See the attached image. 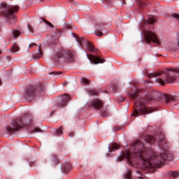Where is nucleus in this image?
Listing matches in <instances>:
<instances>
[{
    "mask_svg": "<svg viewBox=\"0 0 179 179\" xmlns=\"http://www.w3.org/2000/svg\"><path fill=\"white\" fill-rule=\"evenodd\" d=\"M72 100V96L68 94H64L60 95L55 100V106L59 108H62V107L66 106L68 103Z\"/></svg>",
    "mask_w": 179,
    "mask_h": 179,
    "instance_id": "obj_10",
    "label": "nucleus"
},
{
    "mask_svg": "<svg viewBox=\"0 0 179 179\" xmlns=\"http://www.w3.org/2000/svg\"><path fill=\"white\" fill-rule=\"evenodd\" d=\"M138 6L140 8H145V6H146V3H145L142 1H140V2H138Z\"/></svg>",
    "mask_w": 179,
    "mask_h": 179,
    "instance_id": "obj_33",
    "label": "nucleus"
},
{
    "mask_svg": "<svg viewBox=\"0 0 179 179\" xmlns=\"http://www.w3.org/2000/svg\"><path fill=\"white\" fill-rule=\"evenodd\" d=\"M27 27H28V30L29 31H31V33H33V28L29 26V25H27Z\"/></svg>",
    "mask_w": 179,
    "mask_h": 179,
    "instance_id": "obj_38",
    "label": "nucleus"
},
{
    "mask_svg": "<svg viewBox=\"0 0 179 179\" xmlns=\"http://www.w3.org/2000/svg\"><path fill=\"white\" fill-rule=\"evenodd\" d=\"M61 72L59 71H53L52 73H49V75H60Z\"/></svg>",
    "mask_w": 179,
    "mask_h": 179,
    "instance_id": "obj_34",
    "label": "nucleus"
},
{
    "mask_svg": "<svg viewBox=\"0 0 179 179\" xmlns=\"http://www.w3.org/2000/svg\"><path fill=\"white\" fill-rule=\"evenodd\" d=\"M12 34H13L14 38H16L19 37V36H20V31H17V30H13Z\"/></svg>",
    "mask_w": 179,
    "mask_h": 179,
    "instance_id": "obj_23",
    "label": "nucleus"
},
{
    "mask_svg": "<svg viewBox=\"0 0 179 179\" xmlns=\"http://www.w3.org/2000/svg\"><path fill=\"white\" fill-rule=\"evenodd\" d=\"M96 30L94 31V34L97 36V37H101L104 36V34H103V30H104V24L101 23H97L95 25Z\"/></svg>",
    "mask_w": 179,
    "mask_h": 179,
    "instance_id": "obj_14",
    "label": "nucleus"
},
{
    "mask_svg": "<svg viewBox=\"0 0 179 179\" xmlns=\"http://www.w3.org/2000/svg\"><path fill=\"white\" fill-rule=\"evenodd\" d=\"M42 20L43 23H45V24H46V26H48V27H50V29H52V27H54V25H52L51 22L47 21L46 20H44V18H42Z\"/></svg>",
    "mask_w": 179,
    "mask_h": 179,
    "instance_id": "obj_24",
    "label": "nucleus"
},
{
    "mask_svg": "<svg viewBox=\"0 0 179 179\" xmlns=\"http://www.w3.org/2000/svg\"><path fill=\"white\" fill-rule=\"evenodd\" d=\"M90 96H97V91L96 90H90L89 92Z\"/></svg>",
    "mask_w": 179,
    "mask_h": 179,
    "instance_id": "obj_30",
    "label": "nucleus"
},
{
    "mask_svg": "<svg viewBox=\"0 0 179 179\" xmlns=\"http://www.w3.org/2000/svg\"><path fill=\"white\" fill-rule=\"evenodd\" d=\"M42 131L41 130L40 128L35 127L32 131H31V134H34V132H41Z\"/></svg>",
    "mask_w": 179,
    "mask_h": 179,
    "instance_id": "obj_31",
    "label": "nucleus"
},
{
    "mask_svg": "<svg viewBox=\"0 0 179 179\" xmlns=\"http://www.w3.org/2000/svg\"><path fill=\"white\" fill-rule=\"evenodd\" d=\"M147 141L150 145H152L155 141L157 142L160 149H165L166 148V140L164 139V135L163 134H159L156 137L148 136H147Z\"/></svg>",
    "mask_w": 179,
    "mask_h": 179,
    "instance_id": "obj_9",
    "label": "nucleus"
},
{
    "mask_svg": "<svg viewBox=\"0 0 179 179\" xmlns=\"http://www.w3.org/2000/svg\"><path fill=\"white\" fill-rule=\"evenodd\" d=\"M73 37L76 38V41H78V44L80 45V47H83V45H86L87 50H90V51H94V46L89 42L86 38L83 37H79L76 34H72Z\"/></svg>",
    "mask_w": 179,
    "mask_h": 179,
    "instance_id": "obj_11",
    "label": "nucleus"
},
{
    "mask_svg": "<svg viewBox=\"0 0 179 179\" xmlns=\"http://www.w3.org/2000/svg\"><path fill=\"white\" fill-rule=\"evenodd\" d=\"M171 17H173V19H176V20H178L179 22V15L177 13H173L171 15Z\"/></svg>",
    "mask_w": 179,
    "mask_h": 179,
    "instance_id": "obj_29",
    "label": "nucleus"
},
{
    "mask_svg": "<svg viewBox=\"0 0 179 179\" xmlns=\"http://www.w3.org/2000/svg\"><path fill=\"white\" fill-rule=\"evenodd\" d=\"M133 148H134L133 152L126 151L122 159L121 157L117 158V162H121L125 158L131 166L138 163L142 165V169H153L157 164H163L167 159V151L157 157L153 150L145 148L143 143L139 141H135Z\"/></svg>",
    "mask_w": 179,
    "mask_h": 179,
    "instance_id": "obj_1",
    "label": "nucleus"
},
{
    "mask_svg": "<svg viewBox=\"0 0 179 179\" xmlns=\"http://www.w3.org/2000/svg\"><path fill=\"white\" fill-rule=\"evenodd\" d=\"M90 106H92L93 108H95V110H100V108H101L103 106H104V103L103 102V101L96 99L91 101Z\"/></svg>",
    "mask_w": 179,
    "mask_h": 179,
    "instance_id": "obj_13",
    "label": "nucleus"
},
{
    "mask_svg": "<svg viewBox=\"0 0 179 179\" xmlns=\"http://www.w3.org/2000/svg\"><path fill=\"white\" fill-rule=\"evenodd\" d=\"M72 170V165L71 163L66 162L62 166V171L65 174L69 173Z\"/></svg>",
    "mask_w": 179,
    "mask_h": 179,
    "instance_id": "obj_16",
    "label": "nucleus"
},
{
    "mask_svg": "<svg viewBox=\"0 0 179 179\" xmlns=\"http://www.w3.org/2000/svg\"><path fill=\"white\" fill-rule=\"evenodd\" d=\"M169 48H171V50H174L179 48V35L178 36L177 41L170 43Z\"/></svg>",
    "mask_w": 179,
    "mask_h": 179,
    "instance_id": "obj_17",
    "label": "nucleus"
},
{
    "mask_svg": "<svg viewBox=\"0 0 179 179\" xmlns=\"http://www.w3.org/2000/svg\"><path fill=\"white\" fill-rule=\"evenodd\" d=\"M37 89L41 92H44L45 90V85L43 84H38V87L37 85H29L24 90L23 96L27 101L34 100Z\"/></svg>",
    "mask_w": 179,
    "mask_h": 179,
    "instance_id": "obj_6",
    "label": "nucleus"
},
{
    "mask_svg": "<svg viewBox=\"0 0 179 179\" xmlns=\"http://www.w3.org/2000/svg\"><path fill=\"white\" fill-rule=\"evenodd\" d=\"M0 9L1 10L0 16H3V17H5V19H6V20L11 24H15V23L17 22L14 13H16V12L19 10V6H14L10 7L8 3L3 1L0 3Z\"/></svg>",
    "mask_w": 179,
    "mask_h": 179,
    "instance_id": "obj_3",
    "label": "nucleus"
},
{
    "mask_svg": "<svg viewBox=\"0 0 179 179\" xmlns=\"http://www.w3.org/2000/svg\"><path fill=\"white\" fill-rule=\"evenodd\" d=\"M132 178V173L131 171H128L127 173L124 175V179H131Z\"/></svg>",
    "mask_w": 179,
    "mask_h": 179,
    "instance_id": "obj_25",
    "label": "nucleus"
},
{
    "mask_svg": "<svg viewBox=\"0 0 179 179\" xmlns=\"http://www.w3.org/2000/svg\"><path fill=\"white\" fill-rule=\"evenodd\" d=\"M156 22V19L153 17H150L148 20L145 22V24H153Z\"/></svg>",
    "mask_w": 179,
    "mask_h": 179,
    "instance_id": "obj_20",
    "label": "nucleus"
},
{
    "mask_svg": "<svg viewBox=\"0 0 179 179\" xmlns=\"http://www.w3.org/2000/svg\"><path fill=\"white\" fill-rule=\"evenodd\" d=\"M165 99V103L168 104L170 101H176V98L174 96L169 94H164L157 91H153L151 93L146 95L145 98V102L149 103V101H153L155 100L157 101H160L161 100Z\"/></svg>",
    "mask_w": 179,
    "mask_h": 179,
    "instance_id": "obj_5",
    "label": "nucleus"
},
{
    "mask_svg": "<svg viewBox=\"0 0 179 179\" xmlns=\"http://www.w3.org/2000/svg\"><path fill=\"white\" fill-rule=\"evenodd\" d=\"M81 82H82V83H84L85 85H89V83H90V81L88 79L85 78H83L81 79Z\"/></svg>",
    "mask_w": 179,
    "mask_h": 179,
    "instance_id": "obj_28",
    "label": "nucleus"
},
{
    "mask_svg": "<svg viewBox=\"0 0 179 179\" xmlns=\"http://www.w3.org/2000/svg\"><path fill=\"white\" fill-rule=\"evenodd\" d=\"M136 97H138V95H136V93L131 94V98L133 99V100H135Z\"/></svg>",
    "mask_w": 179,
    "mask_h": 179,
    "instance_id": "obj_36",
    "label": "nucleus"
},
{
    "mask_svg": "<svg viewBox=\"0 0 179 179\" xmlns=\"http://www.w3.org/2000/svg\"><path fill=\"white\" fill-rule=\"evenodd\" d=\"M19 50H20V48H19V45L16 43H14L11 47V48L10 49V51L11 52H17Z\"/></svg>",
    "mask_w": 179,
    "mask_h": 179,
    "instance_id": "obj_19",
    "label": "nucleus"
},
{
    "mask_svg": "<svg viewBox=\"0 0 179 179\" xmlns=\"http://www.w3.org/2000/svg\"><path fill=\"white\" fill-rule=\"evenodd\" d=\"M144 37L145 40V43L149 44V43H155V44L160 45V41H159V38H157V36H156V34L152 31H145L144 32Z\"/></svg>",
    "mask_w": 179,
    "mask_h": 179,
    "instance_id": "obj_12",
    "label": "nucleus"
},
{
    "mask_svg": "<svg viewBox=\"0 0 179 179\" xmlns=\"http://www.w3.org/2000/svg\"><path fill=\"white\" fill-rule=\"evenodd\" d=\"M120 149V145L117 143H113L112 145V147L110 148L109 152H114L115 150H117Z\"/></svg>",
    "mask_w": 179,
    "mask_h": 179,
    "instance_id": "obj_21",
    "label": "nucleus"
},
{
    "mask_svg": "<svg viewBox=\"0 0 179 179\" xmlns=\"http://www.w3.org/2000/svg\"><path fill=\"white\" fill-rule=\"evenodd\" d=\"M34 59L41 58L43 57V51L41 50V45L38 46V53L33 55Z\"/></svg>",
    "mask_w": 179,
    "mask_h": 179,
    "instance_id": "obj_18",
    "label": "nucleus"
},
{
    "mask_svg": "<svg viewBox=\"0 0 179 179\" xmlns=\"http://www.w3.org/2000/svg\"><path fill=\"white\" fill-rule=\"evenodd\" d=\"M64 127L62 126H60L59 129H56V135H62L64 134Z\"/></svg>",
    "mask_w": 179,
    "mask_h": 179,
    "instance_id": "obj_22",
    "label": "nucleus"
},
{
    "mask_svg": "<svg viewBox=\"0 0 179 179\" xmlns=\"http://www.w3.org/2000/svg\"><path fill=\"white\" fill-rule=\"evenodd\" d=\"M102 117H107V114H106L104 112H102Z\"/></svg>",
    "mask_w": 179,
    "mask_h": 179,
    "instance_id": "obj_39",
    "label": "nucleus"
},
{
    "mask_svg": "<svg viewBox=\"0 0 179 179\" xmlns=\"http://www.w3.org/2000/svg\"><path fill=\"white\" fill-rule=\"evenodd\" d=\"M104 1H107V0H104Z\"/></svg>",
    "mask_w": 179,
    "mask_h": 179,
    "instance_id": "obj_44",
    "label": "nucleus"
},
{
    "mask_svg": "<svg viewBox=\"0 0 179 179\" xmlns=\"http://www.w3.org/2000/svg\"><path fill=\"white\" fill-rule=\"evenodd\" d=\"M119 89H120V87L117 84H114L112 87V90L113 92H114V93H117Z\"/></svg>",
    "mask_w": 179,
    "mask_h": 179,
    "instance_id": "obj_26",
    "label": "nucleus"
},
{
    "mask_svg": "<svg viewBox=\"0 0 179 179\" xmlns=\"http://www.w3.org/2000/svg\"><path fill=\"white\" fill-rule=\"evenodd\" d=\"M153 111H155L153 108H148L144 104L135 103L134 111L131 115L133 117H139V115H143L144 114H150V113H153Z\"/></svg>",
    "mask_w": 179,
    "mask_h": 179,
    "instance_id": "obj_8",
    "label": "nucleus"
},
{
    "mask_svg": "<svg viewBox=\"0 0 179 179\" xmlns=\"http://www.w3.org/2000/svg\"><path fill=\"white\" fill-rule=\"evenodd\" d=\"M69 136H70V138H72V136H75V133L73 131L69 132Z\"/></svg>",
    "mask_w": 179,
    "mask_h": 179,
    "instance_id": "obj_37",
    "label": "nucleus"
},
{
    "mask_svg": "<svg viewBox=\"0 0 179 179\" xmlns=\"http://www.w3.org/2000/svg\"><path fill=\"white\" fill-rule=\"evenodd\" d=\"M122 100H124V98H122Z\"/></svg>",
    "mask_w": 179,
    "mask_h": 179,
    "instance_id": "obj_43",
    "label": "nucleus"
},
{
    "mask_svg": "<svg viewBox=\"0 0 179 179\" xmlns=\"http://www.w3.org/2000/svg\"><path fill=\"white\" fill-rule=\"evenodd\" d=\"M88 58L91 62H93L94 64H103V62H106L104 59H101L99 57H95L94 55H89Z\"/></svg>",
    "mask_w": 179,
    "mask_h": 179,
    "instance_id": "obj_15",
    "label": "nucleus"
},
{
    "mask_svg": "<svg viewBox=\"0 0 179 179\" xmlns=\"http://www.w3.org/2000/svg\"><path fill=\"white\" fill-rule=\"evenodd\" d=\"M33 47H37V44L34 43H31L29 45V48H33Z\"/></svg>",
    "mask_w": 179,
    "mask_h": 179,
    "instance_id": "obj_35",
    "label": "nucleus"
},
{
    "mask_svg": "<svg viewBox=\"0 0 179 179\" xmlns=\"http://www.w3.org/2000/svg\"><path fill=\"white\" fill-rule=\"evenodd\" d=\"M52 162L54 166H57L58 164V162H59L58 158L56 156H53L52 157Z\"/></svg>",
    "mask_w": 179,
    "mask_h": 179,
    "instance_id": "obj_27",
    "label": "nucleus"
},
{
    "mask_svg": "<svg viewBox=\"0 0 179 179\" xmlns=\"http://www.w3.org/2000/svg\"><path fill=\"white\" fill-rule=\"evenodd\" d=\"M171 175L172 177H174V178L178 177V171H172Z\"/></svg>",
    "mask_w": 179,
    "mask_h": 179,
    "instance_id": "obj_32",
    "label": "nucleus"
},
{
    "mask_svg": "<svg viewBox=\"0 0 179 179\" xmlns=\"http://www.w3.org/2000/svg\"><path fill=\"white\" fill-rule=\"evenodd\" d=\"M31 120H33V116L28 115L22 117L20 120H13L10 123L11 125L6 127V131L8 134H13V132L19 131L22 127H30Z\"/></svg>",
    "mask_w": 179,
    "mask_h": 179,
    "instance_id": "obj_4",
    "label": "nucleus"
},
{
    "mask_svg": "<svg viewBox=\"0 0 179 179\" xmlns=\"http://www.w3.org/2000/svg\"><path fill=\"white\" fill-rule=\"evenodd\" d=\"M75 55H76V53L73 51H64L63 50H60L54 55L53 61L55 62H58L59 59H63L64 61H73Z\"/></svg>",
    "mask_w": 179,
    "mask_h": 179,
    "instance_id": "obj_7",
    "label": "nucleus"
},
{
    "mask_svg": "<svg viewBox=\"0 0 179 179\" xmlns=\"http://www.w3.org/2000/svg\"><path fill=\"white\" fill-rule=\"evenodd\" d=\"M1 83H2V81H1V80H0V85H1Z\"/></svg>",
    "mask_w": 179,
    "mask_h": 179,
    "instance_id": "obj_40",
    "label": "nucleus"
},
{
    "mask_svg": "<svg viewBox=\"0 0 179 179\" xmlns=\"http://www.w3.org/2000/svg\"><path fill=\"white\" fill-rule=\"evenodd\" d=\"M148 76L149 78H157L155 82L161 86L166 85V83H173L176 79L179 78V67L166 69L161 72L151 73Z\"/></svg>",
    "mask_w": 179,
    "mask_h": 179,
    "instance_id": "obj_2",
    "label": "nucleus"
},
{
    "mask_svg": "<svg viewBox=\"0 0 179 179\" xmlns=\"http://www.w3.org/2000/svg\"><path fill=\"white\" fill-rule=\"evenodd\" d=\"M117 130H120V128H117Z\"/></svg>",
    "mask_w": 179,
    "mask_h": 179,
    "instance_id": "obj_41",
    "label": "nucleus"
},
{
    "mask_svg": "<svg viewBox=\"0 0 179 179\" xmlns=\"http://www.w3.org/2000/svg\"><path fill=\"white\" fill-rule=\"evenodd\" d=\"M0 54H2V52L0 51Z\"/></svg>",
    "mask_w": 179,
    "mask_h": 179,
    "instance_id": "obj_42",
    "label": "nucleus"
}]
</instances>
